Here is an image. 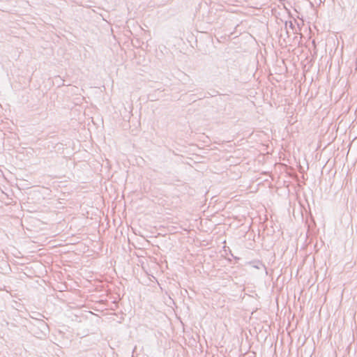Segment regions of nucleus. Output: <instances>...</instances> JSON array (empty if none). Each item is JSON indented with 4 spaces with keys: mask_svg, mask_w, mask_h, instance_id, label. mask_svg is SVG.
I'll return each instance as SVG.
<instances>
[{
    "mask_svg": "<svg viewBox=\"0 0 357 357\" xmlns=\"http://www.w3.org/2000/svg\"><path fill=\"white\" fill-rule=\"evenodd\" d=\"M287 24H288V22H286V23H285V26H287ZM289 27H290L291 29H294V25L293 24L292 22H291V21H290V22H289Z\"/></svg>",
    "mask_w": 357,
    "mask_h": 357,
    "instance_id": "obj_1",
    "label": "nucleus"
}]
</instances>
